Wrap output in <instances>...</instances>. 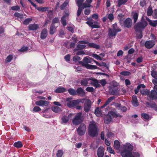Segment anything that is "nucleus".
I'll return each instance as SVG.
<instances>
[{
	"mask_svg": "<svg viewBox=\"0 0 157 157\" xmlns=\"http://www.w3.org/2000/svg\"><path fill=\"white\" fill-rule=\"evenodd\" d=\"M123 150L121 154L122 157H139L140 155L137 152L132 153V146L129 143H127L123 145Z\"/></svg>",
	"mask_w": 157,
	"mask_h": 157,
	"instance_id": "1",
	"label": "nucleus"
},
{
	"mask_svg": "<svg viewBox=\"0 0 157 157\" xmlns=\"http://www.w3.org/2000/svg\"><path fill=\"white\" fill-rule=\"evenodd\" d=\"M98 133V130L96 123L94 122H91L89 126V135L92 137L96 136Z\"/></svg>",
	"mask_w": 157,
	"mask_h": 157,
	"instance_id": "2",
	"label": "nucleus"
},
{
	"mask_svg": "<svg viewBox=\"0 0 157 157\" xmlns=\"http://www.w3.org/2000/svg\"><path fill=\"white\" fill-rule=\"evenodd\" d=\"M112 29H109L108 30V36L110 38H114L116 35L117 33L120 32L121 30L117 27L116 24L113 25Z\"/></svg>",
	"mask_w": 157,
	"mask_h": 157,
	"instance_id": "3",
	"label": "nucleus"
},
{
	"mask_svg": "<svg viewBox=\"0 0 157 157\" xmlns=\"http://www.w3.org/2000/svg\"><path fill=\"white\" fill-rule=\"evenodd\" d=\"M121 117V116L120 114H116L113 111H110L107 115L105 116L104 118V121L105 123L109 124L111 121L112 118Z\"/></svg>",
	"mask_w": 157,
	"mask_h": 157,
	"instance_id": "4",
	"label": "nucleus"
},
{
	"mask_svg": "<svg viewBox=\"0 0 157 157\" xmlns=\"http://www.w3.org/2000/svg\"><path fill=\"white\" fill-rule=\"evenodd\" d=\"M147 23L145 21L142 20L139 22L136 23L134 26L135 30L136 32L140 33L147 26Z\"/></svg>",
	"mask_w": 157,
	"mask_h": 157,
	"instance_id": "5",
	"label": "nucleus"
},
{
	"mask_svg": "<svg viewBox=\"0 0 157 157\" xmlns=\"http://www.w3.org/2000/svg\"><path fill=\"white\" fill-rule=\"evenodd\" d=\"M83 61L85 63H83L82 65L85 67L86 68L91 69H95L98 68V67L96 66L87 64V63H91V59L90 58L85 57L84 58Z\"/></svg>",
	"mask_w": 157,
	"mask_h": 157,
	"instance_id": "6",
	"label": "nucleus"
},
{
	"mask_svg": "<svg viewBox=\"0 0 157 157\" xmlns=\"http://www.w3.org/2000/svg\"><path fill=\"white\" fill-rule=\"evenodd\" d=\"M120 23L121 26L128 28H130L132 25V20L129 18H127L124 21L123 19H120Z\"/></svg>",
	"mask_w": 157,
	"mask_h": 157,
	"instance_id": "7",
	"label": "nucleus"
},
{
	"mask_svg": "<svg viewBox=\"0 0 157 157\" xmlns=\"http://www.w3.org/2000/svg\"><path fill=\"white\" fill-rule=\"evenodd\" d=\"M84 99H78L74 100H67V106L69 108H72L78 105L79 103H83V101Z\"/></svg>",
	"mask_w": 157,
	"mask_h": 157,
	"instance_id": "8",
	"label": "nucleus"
},
{
	"mask_svg": "<svg viewBox=\"0 0 157 157\" xmlns=\"http://www.w3.org/2000/svg\"><path fill=\"white\" fill-rule=\"evenodd\" d=\"M82 113H79L76 114L72 121L74 124L76 125H78L82 121Z\"/></svg>",
	"mask_w": 157,
	"mask_h": 157,
	"instance_id": "9",
	"label": "nucleus"
},
{
	"mask_svg": "<svg viewBox=\"0 0 157 157\" xmlns=\"http://www.w3.org/2000/svg\"><path fill=\"white\" fill-rule=\"evenodd\" d=\"M86 130V125L84 124H81L77 129L78 134L81 136L83 135L85 133Z\"/></svg>",
	"mask_w": 157,
	"mask_h": 157,
	"instance_id": "10",
	"label": "nucleus"
},
{
	"mask_svg": "<svg viewBox=\"0 0 157 157\" xmlns=\"http://www.w3.org/2000/svg\"><path fill=\"white\" fill-rule=\"evenodd\" d=\"M84 99V100H85L84 106V110L86 112H87L90 109L92 103L91 101L89 99Z\"/></svg>",
	"mask_w": 157,
	"mask_h": 157,
	"instance_id": "11",
	"label": "nucleus"
},
{
	"mask_svg": "<svg viewBox=\"0 0 157 157\" xmlns=\"http://www.w3.org/2000/svg\"><path fill=\"white\" fill-rule=\"evenodd\" d=\"M86 23L93 28H99L100 27L98 22L97 21H93L92 19L89 21H86Z\"/></svg>",
	"mask_w": 157,
	"mask_h": 157,
	"instance_id": "12",
	"label": "nucleus"
},
{
	"mask_svg": "<svg viewBox=\"0 0 157 157\" xmlns=\"http://www.w3.org/2000/svg\"><path fill=\"white\" fill-rule=\"evenodd\" d=\"M35 104L38 106H46L48 105L49 102L46 101L40 100L36 101Z\"/></svg>",
	"mask_w": 157,
	"mask_h": 157,
	"instance_id": "13",
	"label": "nucleus"
},
{
	"mask_svg": "<svg viewBox=\"0 0 157 157\" xmlns=\"http://www.w3.org/2000/svg\"><path fill=\"white\" fill-rule=\"evenodd\" d=\"M78 44L77 45V47L79 50L84 49L86 47L85 45L88 43V42L84 40L80 41L78 42Z\"/></svg>",
	"mask_w": 157,
	"mask_h": 157,
	"instance_id": "14",
	"label": "nucleus"
},
{
	"mask_svg": "<svg viewBox=\"0 0 157 157\" xmlns=\"http://www.w3.org/2000/svg\"><path fill=\"white\" fill-rule=\"evenodd\" d=\"M90 84L96 88L99 87L100 86L99 82L97 79L94 78L90 79Z\"/></svg>",
	"mask_w": 157,
	"mask_h": 157,
	"instance_id": "15",
	"label": "nucleus"
},
{
	"mask_svg": "<svg viewBox=\"0 0 157 157\" xmlns=\"http://www.w3.org/2000/svg\"><path fill=\"white\" fill-rule=\"evenodd\" d=\"M97 155L98 157H103L104 155V148L103 147H99L97 150Z\"/></svg>",
	"mask_w": 157,
	"mask_h": 157,
	"instance_id": "16",
	"label": "nucleus"
},
{
	"mask_svg": "<svg viewBox=\"0 0 157 157\" xmlns=\"http://www.w3.org/2000/svg\"><path fill=\"white\" fill-rule=\"evenodd\" d=\"M155 44V42L153 40L148 41L145 43V46L147 48H152Z\"/></svg>",
	"mask_w": 157,
	"mask_h": 157,
	"instance_id": "17",
	"label": "nucleus"
},
{
	"mask_svg": "<svg viewBox=\"0 0 157 157\" xmlns=\"http://www.w3.org/2000/svg\"><path fill=\"white\" fill-rule=\"evenodd\" d=\"M29 30H35L39 28V25L36 24H31L29 25L28 27Z\"/></svg>",
	"mask_w": 157,
	"mask_h": 157,
	"instance_id": "18",
	"label": "nucleus"
},
{
	"mask_svg": "<svg viewBox=\"0 0 157 157\" xmlns=\"http://www.w3.org/2000/svg\"><path fill=\"white\" fill-rule=\"evenodd\" d=\"M149 96L152 100L157 99V92L155 90H152L150 94H149Z\"/></svg>",
	"mask_w": 157,
	"mask_h": 157,
	"instance_id": "19",
	"label": "nucleus"
},
{
	"mask_svg": "<svg viewBox=\"0 0 157 157\" xmlns=\"http://www.w3.org/2000/svg\"><path fill=\"white\" fill-rule=\"evenodd\" d=\"M47 30L46 29H43L40 33V37L41 39H44L46 38L47 36Z\"/></svg>",
	"mask_w": 157,
	"mask_h": 157,
	"instance_id": "20",
	"label": "nucleus"
},
{
	"mask_svg": "<svg viewBox=\"0 0 157 157\" xmlns=\"http://www.w3.org/2000/svg\"><path fill=\"white\" fill-rule=\"evenodd\" d=\"M132 104L133 106L135 107L138 106L139 105L137 97L135 95H133L132 96Z\"/></svg>",
	"mask_w": 157,
	"mask_h": 157,
	"instance_id": "21",
	"label": "nucleus"
},
{
	"mask_svg": "<svg viewBox=\"0 0 157 157\" xmlns=\"http://www.w3.org/2000/svg\"><path fill=\"white\" fill-rule=\"evenodd\" d=\"M93 0H86L85 3L82 4L83 8L86 7H89L91 6L90 4L92 2Z\"/></svg>",
	"mask_w": 157,
	"mask_h": 157,
	"instance_id": "22",
	"label": "nucleus"
},
{
	"mask_svg": "<svg viewBox=\"0 0 157 157\" xmlns=\"http://www.w3.org/2000/svg\"><path fill=\"white\" fill-rule=\"evenodd\" d=\"M51 109L55 113H59L62 111V109L56 106H52Z\"/></svg>",
	"mask_w": 157,
	"mask_h": 157,
	"instance_id": "23",
	"label": "nucleus"
},
{
	"mask_svg": "<svg viewBox=\"0 0 157 157\" xmlns=\"http://www.w3.org/2000/svg\"><path fill=\"white\" fill-rule=\"evenodd\" d=\"M146 20L148 21L149 24L151 25L153 27H155L157 25V20L154 21H151L149 18L147 17L146 18Z\"/></svg>",
	"mask_w": 157,
	"mask_h": 157,
	"instance_id": "24",
	"label": "nucleus"
},
{
	"mask_svg": "<svg viewBox=\"0 0 157 157\" xmlns=\"http://www.w3.org/2000/svg\"><path fill=\"white\" fill-rule=\"evenodd\" d=\"M77 93L81 96H83L85 94V93L83 89L81 87L78 88L76 90Z\"/></svg>",
	"mask_w": 157,
	"mask_h": 157,
	"instance_id": "25",
	"label": "nucleus"
},
{
	"mask_svg": "<svg viewBox=\"0 0 157 157\" xmlns=\"http://www.w3.org/2000/svg\"><path fill=\"white\" fill-rule=\"evenodd\" d=\"M88 46L90 48H93L96 49H98L100 48L99 46L92 43H88L87 44Z\"/></svg>",
	"mask_w": 157,
	"mask_h": 157,
	"instance_id": "26",
	"label": "nucleus"
},
{
	"mask_svg": "<svg viewBox=\"0 0 157 157\" xmlns=\"http://www.w3.org/2000/svg\"><path fill=\"white\" fill-rule=\"evenodd\" d=\"M56 27H55L54 25H51L50 27L49 33L51 35H52L55 33Z\"/></svg>",
	"mask_w": 157,
	"mask_h": 157,
	"instance_id": "27",
	"label": "nucleus"
},
{
	"mask_svg": "<svg viewBox=\"0 0 157 157\" xmlns=\"http://www.w3.org/2000/svg\"><path fill=\"white\" fill-rule=\"evenodd\" d=\"M120 143L118 140H115L114 142V147L117 150H119L120 148Z\"/></svg>",
	"mask_w": 157,
	"mask_h": 157,
	"instance_id": "28",
	"label": "nucleus"
},
{
	"mask_svg": "<svg viewBox=\"0 0 157 157\" xmlns=\"http://www.w3.org/2000/svg\"><path fill=\"white\" fill-rule=\"evenodd\" d=\"M71 114H70L68 115V117L64 116L62 118V122L63 123H66L69 120V118L71 117Z\"/></svg>",
	"mask_w": 157,
	"mask_h": 157,
	"instance_id": "29",
	"label": "nucleus"
},
{
	"mask_svg": "<svg viewBox=\"0 0 157 157\" xmlns=\"http://www.w3.org/2000/svg\"><path fill=\"white\" fill-rule=\"evenodd\" d=\"M66 91V89L63 87H59L55 90V92L57 93H63Z\"/></svg>",
	"mask_w": 157,
	"mask_h": 157,
	"instance_id": "30",
	"label": "nucleus"
},
{
	"mask_svg": "<svg viewBox=\"0 0 157 157\" xmlns=\"http://www.w3.org/2000/svg\"><path fill=\"white\" fill-rule=\"evenodd\" d=\"M90 81V79H84L82 80L81 82V85L82 86H86L88 83Z\"/></svg>",
	"mask_w": 157,
	"mask_h": 157,
	"instance_id": "31",
	"label": "nucleus"
},
{
	"mask_svg": "<svg viewBox=\"0 0 157 157\" xmlns=\"http://www.w3.org/2000/svg\"><path fill=\"white\" fill-rule=\"evenodd\" d=\"M132 17L134 20V23H136L138 19V14L136 12H133L132 14Z\"/></svg>",
	"mask_w": 157,
	"mask_h": 157,
	"instance_id": "32",
	"label": "nucleus"
},
{
	"mask_svg": "<svg viewBox=\"0 0 157 157\" xmlns=\"http://www.w3.org/2000/svg\"><path fill=\"white\" fill-rule=\"evenodd\" d=\"M13 145L15 147L17 148H21L23 146V145L20 141L15 142L14 144Z\"/></svg>",
	"mask_w": 157,
	"mask_h": 157,
	"instance_id": "33",
	"label": "nucleus"
},
{
	"mask_svg": "<svg viewBox=\"0 0 157 157\" xmlns=\"http://www.w3.org/2000/svg\"><path fill=\"white\" fill-rule=\"evenodd\" d=\"M115 98V97L112 96L108 98V99L106 101L105 103L103 105V107H105V106H106L108 104H109L110 102Z\"/></svg>",
	"mask_w": 157,
	"mask_h": 157,
	"instance_id": "34",
	"label": "nucleus"
},
{
	"mask_svg": "<svg viewBox=\"0 0 157 157\" xmlns=\"http://www.w3.org/2000/svg\"><path fill=\"white\" fill-rule=\"evenodd\" d=\"M68 92L71 95H75L76 94L75 90L72 88H70L68 89Z\"/></svg>",
	"mask_w": 157,
	"mask_h": 157,
	"instance_id": "35",
	"label": "nucleus"
},
{
	"mask_svg": "<svg viewBox=\"0 0 157 157\" xmlns=\"http://www.w3.org/2000/svg\"><path fill=\"white\" fill-rule=\"evenodd\" d=\"M13 56L12 55H10L8 56L5 59V62L6 63L10 62L13 59Z\"/></svg>",
	"mask_w": 157,
	"mask_h": 157,
	"instance_id": "36",
	"label": "nucleus"
},
{
	"mask_svg": "<svg viewBox=\"0 0 157 157\" xmlns=\"http://www.w3.org/2000/svg\"><path fill=\"white\" fill-rule=\"evenodd\" d=\"M78 10L77 11V16L78 17L80 16V15L81 14L82 12V10L83 8V7L82 6V7H81V6H78Z\"/></svg>",
	"mask_w": 157,
	"mask_h": 157,
	"instance_id": "37",
	"label": "nucleus"
},
{
	"mask_svg": "<svg viewBox=\"0 0 157 157\" xmlns=\"http://www.w3.org/2000/svg\"><path fill=\"white\" fill-rule=\"evenodd\" d=\"M127 1V0H118V6L120 7L121 5L124 4Z\"/></svg>",
	"mask_w": 157,
	"mask_h": 157,
	"instance_id": "38",
	"label": "nucleus"
},
{
	"mask_svg": "<svg viewBox=\"0 0 157 157\" xmlns=\"http://www.w3.org/2000/svg\"><path fill=\"white\" fill-rule=\"evenodd\" d=\"M63 154V152L62 150H59L57 151L56 154L57 157H62Z\"/></svg>",
	"mask_w": 157,
	"mask_h": 157,
	"instance_id": "39",
	"label": "nucleus"
},
{
	"mask_svg": "<svg viewBox=\"0 0 157 157\" xmlns=\"http://www.w3.org/2000/svg\"><path fill=\"white\" fill-rule=\"evenodd\" d=\"M84 0H75L76 3L78 6H82V3Z\"/></svg>",
	"mask_w": 157,
	"mask_h": 157,
	"instance_id": "40",
	"label": "nucleus"
},
{
	"mask_svg": "<svg viewBox=\"0 0 157 157\" xmlns=\"http://www.w3.org/2000/svg\"><path fill=\"white\" fill-rule=\"evenodd\" d=\"M32 20L31 18H27L23 22V24L25 25H27Z\"/></svg>",
	"mask_w": 157,
	"mask_h": 157,
	"instance_id": "41",
	"label": "nucleus"
},
{
	"mask_svg": "<svg viewBox=\"0 0 157 157\" xmlns=\"http://www.w3.org/2000/svg\"><path fill=\"white\" fill-rule=\"evenodd\" d=\"M37 9L39 11L44 12L47 11L48 9V8L47 7H38L37 8Z\"/></svg>",
	"mask_w": 157,
	"mask_h": 157,
	"instance_id": "42",
	"label": "nucleus"
},
{
	"mask_svg": "<svg viewBox=\"0 0 157 157\" xmlns=\"http://www.w3.org/2000/svg\"><path fill=\"white\" fill-rule=\"evenodd\" d=\"M66 18H64V17H62L61 19V22L64 27L65 26L67 25V23L66 22Z\"/></svg>",
	"mask_w": 157,
	"mask_h": 157,
	"instance_id": "43",
	"label": "nucleus"
},
{
	"mask_svg": "<svg viewBox=\"0 0 157 157\" xmlns=\"http://www.w3.org/2000/svg\"><path fill=\"white\" fill-rule=\"evenodd\" d=\"M59 18L58 17H56L54 18L52 20V25H54L56 23H59Z\"/></svg>",
	"mask_w": 157,
	"mask_h": 157,
	"instance_id": "44",
	"label": "nucleus"
},
{
	"mask_svg": "<svg viewBox=\"0 0 157 157\" xmlns=\"http://www.w3.org/2000/svg\"><path fill=\"white\" fill-rule=\"evenodd\" d=\"M95 114L98 117H99L101 116V112L98 108L96 109L95 110Z\"/></svg>",
	"mask_w": 157,
	"mask_h": 157,
	"instance_id": "45",
	"label": "nucleus"
},
{
	"mask_svg": "<svg viewBox=\"0 0 157 157\" xmlns=\"http://www.w3.org/2000/svg\"><path fill=\"white\" fill-rule=\"evenodd\" d=\"M68 3V2L66 1L61 6L60 8L61 10H63L64 8L67 6Z\"/></svg>",
	"mask_w": 157,
	"mask_h": 157,
	"instance_id": "46",
	"label": "nucleus"
},
{
	"mask_svg": "<svg viewBox=\"0 0 157 157\" xmlns=\"http://www.w3.org/2000/svg\"><path fill=\"white\" fill-rule=\"evenodd\" d=\"M151 75L155 79L157 78V72L154 71H152L151 72Z\"/></svg>",
	"mask_w": 157,
	"mask_h": 157,
	"instance_id": "47",
	"label": "nucleus"
},
{
	"mask_svg": "<svg viewBox=\"0 0 157 157\" xmlns=\"http://www.w3.org/2000/svg\"><path fill=\"white\" fill-rule=\"evenodd\" d=\"M152 10L151 7H149L147 10V15L148 16H151L152 13Z\"/></svg>",
	"mask_w": 157,
	"mask_h": 157,
	"instance_id": "48",
	"label": "nucleus"
},
{
	"mask_svg": "<svg viewBox=\"0 0 157 157\" xmlns=\"http://www.w3.org/2000/svg\"><path fill=\"white\" fill-rule=\"evenodd\" d=\"M141 116L144 119L147 120L149 119V116L147 114L145 113H142Z\"/></svg>",
	"mask_w": 157,
	"mask_h": 157,
	"instance_id": "49",
	"label": "nucleus"
},
{
	"mask_svg": "<svg viewBox=\"0 0 157 157\" xmlns=\"http://www.w3.org/2000/svg\"><path fill=\"white\" fill-rule=\"evenodd\" d=\"M28 50V48L27 47L23 46L20 49L19 51L21 52H25L26 51Z\"/></svg>",
	"mask_w": 157,
	"mask_h": 157,
	"instance_id": "50",
	"label": "nucleus"
},
{
	"mask_svg": "<svg viewBox=\"0 0 157 157\" xmlns=\"http://www.w3.org/2000/svg\"><path fill=\"white\" fill-rule=\"evenodd\" d=\"M107 150L111 154H114L115 152L110 147H107Z\"/></svg>",
	"mask_w": 157,
	"mask_h": 157,
	"instance_id": "51",
	"label": "nucleus"
},
{
	"mask_svg": "<svg viewBox=\"0 0 157 157\" xmlns=\"http://www.w3.org/2000/svg\"><path fill=\"white\" fill-rule=\"evenodd\" d=\"M107 17L109 20L111 21H112L114 19L113 15L112 13L109 14Z\"/></svg>",
	"mask_w": 157,
	"mask_h": 157,
	"instance_id": "52",
	"label": "nucleus"
},
{
	"mask_svg": "<svg viewBox=\"0 0 157 157\" xmlns=\"http://www.w3.org/2000/svg\"><path fill=\"white\" fill-rule=\"evenodd\" d=\"M92 56L96 59L98 60H101V58L98 55H97L96 54H93L92 55Z\"/></svg>",
	"mask_w": 157,
	"mask_h": 157,
	"instance_id": "53",
	"label": "nucleus"
},
{
	"mask_svg": "<svg viewBox=\"0 0 157 157\" xmlns=\"http://www.w3.org/2000/svg\"><path fill=\"white\" fill-rule=\"evenodd\" d=\"M150 107L157 111V107L156 104L154 103H152L150 105Z\"/></svg>",
	"mask_w": 157,
	"mask_h": 157,
	"instance_id": "54",
	"label": "nucleus"
},
{
	"mask_svg": "<svg viewBox=\"0 0 157 157\" xmlns=\"http://www.w3.org/2000/svg\"><path fill=\"white\" fill-rule=\"evenodd\" d=\"M86 90L89 92H93L94 91V89L92 87H87L86 89Z\"/></svg>",
	"mask_w": 157,
	"mask_h": 157,
	"instance_id": "55",
	"label": "nucleus"
},
{
	"mask_svg": "<svg viewBox=\"0 0 157 157\" xmlns=\"http://www.w3.org/2000/svg\"><path fill=\"white\" fill-rule=\"evenodd\" d=\"M14 15L15 16L20 18H22L23 17L22 14H21L18 13H14Z\"/></svg>",
	"mask_w": 157,
	"mask_h": 157,
	"instance_id": "56",
	"label": "nucleus"
},
{
	"mask_svg": "<svg viewBox=\"0 0 157 157\" xmlns=\"http://www.w3.org/2000/svg\"><path fill=\"white\" fill-rule=\"evenodd\" d=\"M152 16L154 18L156 19L157 18V10H155L153 12Z\"/></svg>",
	"mask_w": 157,
	"mask_h": 157,
	"instance_id": "57",
	"label": "nucleus"
},
{
	"mask_svg": "<svg viewBox=\"0 0 157 157\" xmlns=\"http://www.w3.org/2000/svg\"><path fill=\"white\" fill-rule=\"evenodd\" d=\"M99 82L103 86H104L106 83V81L105 79H102L100 80Z\"/></svg>",
	"mask_w": 157,
	"mask_h": 157,
	"instance_id": "58",
	"label": "nucleus"
},
{
	"mask_svg": "<svg viewBox=\"0 0 157 157\" xmlns=\"http://www.w3.org/2000/svg\"><path fill=\"white\" fill-rule=\"evenodd\" d=\"M41 110V109L39 107L37 106H35L33 109V111L35 112H37Z\"/></svg>",
	"mask_w": 157,
	"mask_h": 157,
	"instance_id": "59",
	"label": "nucleus"
},
{
	"mask_svg": "<svg viewBox=\"0 0 157 157\" xmlns=\"http://www.w3.org/2000/svg\"><path fill=\"white\" fill-rule=\"evenodd\" d=\"M11 8L12 10H17L20 9V8L19 6H16L11 7Z\"/></svg>",
	"mask_w": 157,
	"mask_h": 157,
	"instance_id": "60",
	"label": "nucleus"
},
{
	"mask_svg": "<svg viewBox=\"0 0 157 157\" xmlns=\"http://www.w3.org/2000/svg\"><path fill=\"white\" fill-rule=\"evenodd\" d=\"M53 104L55 105H56V106L59 107V106H62V104L61 103L57 101H54L53 102Z\"/></svg>",
	"mask_w": 157,
	"mask_h": 157,
	"instance_id": "61",
	"label": "nucleus"
},
{
	"mask_svg": "<svg viewBox=\"0 0 157 157\" xmlns=\"http://www.w3.org/2000/svg\"><path fill=\"white\" fill-rule=\"evenodd\" d=\"M73 60L75 61H78L80 60V58L79 56H75L73 58Z\"/></svg>",
	"mask_w": 157,
	"mask_h": 157,
	"instance_id": "62",
	"label": "nucleus"
},
{
	"mask_svg": "<svg viewBox=\"0 0 157 157\" xmlns=\"http://www.w3.org/2000/svg\"><path fill=\"white\" fill-rule=\"evenodd\" d=\"M120 74L121 75L126 76L130 74V72L128 71H122L121 72Z\"/></svg>",
	"mask_w": 157,
	"mask_h": 157,
	"instance_id": "63",
	"label": "nucleus"
},
{
	"mask_svg": "<svg viewBox=\"0 0 157 157\" xmlns=\"http://www.w3.org/2000/svg\"><path fill=\"white\" fill-rule=\"evenodd\" d=\"M106 135L109 138H110V137H112L113 136L114 134H113V133H112L111 132H108L107 133Z\"/></svg>",
	"mask_w": 157,
	"mask_h": 157,
	"instance_id": "64",
	"label": "nucleus"
}]
</instances>
